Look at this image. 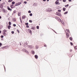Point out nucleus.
<instances>
[{
    "label": "nucleus",
    "mask_w": 77,
    "mask_h": 77,
    "mask_svg": "<svg viewBox=\"0 0 77 77\" xmlns=\"http://www.w3.org/2000/svg\"><path fill=\"white\" fill-rule=\"evenodd\" d=\"M56 15H58V16H60V17L62 16V15H61L60 13H59V12H57Z\"/></svg>",
    "instance_id": "f257e3e1"
},
{
    "label": "nucleus",
    "mask_w": 77,
    "mask_h": 77,
    "mask_svg": "<svg viewBox=\"0 0 77 77\" xmlns=\"http://www.w3.org/2000/svg\"><path fill=\"white\" fill-rule=\"evenodd\" d=\"M56 19L57 21H61V19L59 17H56Z\"/></svg>",
    "instance_id": "f03ea898"
},
{
    "label": "nucleus",
    "mask_w": 77,
    "mask_h": 77,
    "mask_svg": "<svg viewBox=\"0 0 77 77\" xmlns=\"http://www.w3.org/2000/svg\"><path fill=\"white\" fill-rule=\"evenodd\" d=\"M28 48H29L31 49V48H33L34 47L33 46H32V45H29L28 46Z\"/></svg>",
    "instance_id": "7ed1b4c3"
},
{
    "label": "nucleus",
    "mask_w": 77,
    "mask_h": 77,
    "mask_svg": "<svg viewBox=\"0 0 77 77\" xmlns=\"http://www.w3.org/2000/svg\"><path fill=\"white\" fill-rule=\"evenodd\" d=\"M46 11L47 12H50L52 11V10L51 8H49L47 9Z\"/></svg>",
    "instance_id": "20e7f679"
},
{
    "label": "nucleus",
    "mask_w": 77,
    "mask_h": 77,
    "mask_svg": "<svg viewBox=\"0 0 77 77\" xmlns=\"http://www.w3.org/2000/svg\"><path fill=\"white\" fill-rule=\"evenodd\" d=\"M25 45H24V47H25V48H28L29 47H28V45L27 44H24Z\"/></svg>",
    "instance_id": "39448f33"
},
{
    "label": "nucleus",
    "mask_w": 77,
    "mask_h": 77,
    "mask_svg": "<svg viewBox=\"0 0 77 77\" xmlns=\"http://www.w3.org/2000/svg\"><path fill=\"white\" fill-rule=\"evenodd\" d=\"M28 31L29 33H30L31 35L32 34V31L30 29H28Z\"/></svg>",
    "instance_id": "423d86ee"
},
{
    "label": "nucleus",
    "mask_w": 77,
    "mask_h": 77,
    "mask_svg": "<svg viewBox=\"0 0 77 77\" xmlns=\"http://www.w3.org/2000/svg\"><path fill=\"white\" fill-rule=\"evenodd\" d=\"M7 9L8 11H12V9H11V8H10L8 6L7 7Z\"/></svg>",
    "instance_id": "0eeeda50"
},
{
    "label": "nucleus",
    "mask_w": 77,
    "mask_h": 77,
    "mask_svg": "<svg viewBox=\"0 0 77 77\" xmlns=\"http://www.w3.org/2000/svg\"><path fill=\"white\" fill-rule=\"evenodd\" d=\"M0 8L1 9H2V8H3V4H0Z\"/></svg>",
    "instance_id": "6e6552de"
},
{
    "label": "nucleus",
    "mask_w": 77,
    "mask_h": 77,
    "mask_svg": "<svg viewBox=\"0 0 77 77\" xmlns=\"http://www.w3.org/2000/svg\"><path fill=\"white\" fill-rule=\"evenodd\" d=\"M31 29H32V30H35V27L34 26H32Z\"/></svg>",
    "instance_id": "1a4fd4ad"
},
{
    "label": "nucleus",
    "mask_w": 77,
    "mask_h": 77,
    "mask_svg": "<svg viewBox=\"0 0 77 77\" xmlns=\"http://www.w3.org/2000/svg\"><path fill=\"white\" fill-rule=\"evenodd\" d=\"M10 7L12 9H13V8H15V6H14V5H11Z\"/></svg>",
    "instance_id": "9d476101"
},
{
    "label": "nucleus",
    "mask_w": 77,
    "mask_h": 77,
    "mask_svg": "<svg viewBox=\"0 0 77 77\" xmlns=\"http://www.w3.org/2000/svg\"><path fill=\"white\" fill-rule=\"evenodd\" d=\"M55 3L56 5H60V3H59V2H57V1L55 2Z\"/></svg>",
    "instance_id": "9b49d317"
},
{
    "label": "nucleus",
    "mask_w": 77,
    "mask_h": 77,
    "mask_svg": "<svg viewBox=\"0 0 77 77\" xmlns=\"http://www.w3.org/2000/svg\"><path fill=\"white\" fill-rule=\"evenodd\" d=\"M26 18V16H23L22 17V19H23V20H24Z\"/></svg>",
    "instance_id": "f8f14e48"
},
{
    "label": "nucleus",
    "mask_w": 77,
    "mask_h": 77,
    "mask_svg": "<svg viewBox=\"0 0 77 77\" xmlns=\"http://www.w3.org/2000/svg\"><path fill=\"white\" fill-rule=\"evenodd\" d=\"M35 59H37L38 58V55H35Z\"/></svg>",
    "instance_id": "ddd939ff"
},
{
    "label": "nucleus",
    "mask_w": 77,
    "mask_h": 77,
    "mask_svg": "<svg viewBox=\"0 0 77 77\" xmlns=\"http://www.w3.org/2000/svg\"><path fill=\"white\" fill-rule=\"evenodd\" d=\"M60 22H61L62 24H63V26H65V23H64V22L63 21H62V20H61V21H60Z\"/></svg>",
    "instance_id": "4468645a"
},
{
    "label": "nucleus",
    "mask_w": 77,
    "mask_h": 77,
    "mask_svg": "<svg viewBox=\"0 0 77 77\" xmlns=\"http://www.w3.org/2000/svg\"><path fill=\"white\" fill-rule=\"evenodd\" d=\"M13 21L14 22H15V21H16V19H15V18H13Z\"/></svg>",
    "instance_id": "2eb2a0df"
},
{
    "label": "nucleus",
    "mask_w": 77,
    "mask_h": 77,
    "mask_svg": "<svg viewBox=\"0 0 77 77\" xmlns=\"http://www.w3.org/2000/svg\"><path fill=\"white\" fill-rule=\"evenodd\" d=\"M17 3V5H18V6H19V5H21V2H18Z\"/></svg>",
    "instance_id": "dca6fc26"
},
{
    "label": "nucleus",
    "mask_w": 77,
    "mask_h": 77,
    "mask_svg": "<svg viewBox=\"0 0 77 77\" xmlns=\"http://www.w3.org/2000/svg\"><path fill=\"white\" fill-rule=\"evenodd\" d=\"M8 29H10L11 27V25H8Z\"/></svg>",
    "instance_id": "f3484780"
},
{
    "label": "nucleus",
    "mask_w": 77,
    "mask_h": 77,
    "mask_svg": "<svg viewBox=\"0 0 77 77\" xmlns=\"http://www.w3.org/2000/svg\"><path fill=\"white\" fill-rule=\"evenodd\" d=\"M32 53L33 54H35V51H32Z\"/></svg>",
    "instance_id": "a211bd4d"
},
{
    "label": "nucleus",
    "mask_w": 77,
    "mask_h": 77,
    "mask_svg": "<svg viewBox=\"0 0 77 77\" xmlns=\"http://www.w3.org/2000/svg\"><path fill=\"white\" fill-rule=\"evenodd\" d=\"M3 34L4 36H6V35H7L6 34V33H5V32H3Z\"/></svg>",
    "instance_id": "6ab92c4d"
},
{
    "label": "nucleus",
    "mask_w": 77,
    "mask_h": 77,
    "mask_svg": "<svg viewBox=\"0 0 77 77\" xmlns=\"http://www.w3.org/2000/svg\"><path fill=\"white\" fill-rule=\"evenodd\" d=\"M69 39L70 41H72V37H69Z\"/></svg>",
    "instance_id": "aec40b11"
},
{
    "label": "nucleus",
    "mask_w": 77,
    "mask_h": 77,
    "mask_svg": "<svg viewBox=\"0 0 77 77\" xmlns=\"http://www.w3.org/2000/svg\"><path fill=\"white\" fill-rule=\"evenodd\" d=\"M18 16H20V15H21V13H20V12H18Z\"/></svg>",
    "instance_id": "412c9836"
},
{
    "label": "nucleus",
    "mask_w": 77,
    "mask_h": 77,
    "mask_svg": "<svg viewBox=\"0 0 77 77\" xmlns=\"http://www.w3.org/2000/svg\"><path fill=\"white\" fill-rule=\"evenodd\" d=\"M25 52H26V53H27V54H29V52L28 51H27L26 50L25 51Z\"/></svg>",
    "instance_id": "4be33fe9"
},
{
    "label": "nucleus",
    "mask_w": 77,
    "mask_h": 77,
    "mask_svg": "<svg viewBox=\"0 0 77 77\" xmlns=\"http://www.w3.org/2000/svg\"><path fill=\"white\" fill-rule=\"evenodd\" d=\"M65 10H66V8H63V11H65Z\"/></svg>",
    "instance_id": "5701e85b"
},
{
    "label": "nucleus",
    "mask_w": 77,
    "mask_h": 77,
    "mask_svg": "<svg viewBox=\"0 0 77 77\" xmlns=\"http://www.w3.org/2000/svg\"><path fill=\"white\" fill-rule=\"evenodd\" d=\"M33 6H36V4L34 3L33 5Z\"/></svg>",
    "instance_id": "b1692460"
},
{
    "label": "nucleus",
    "mask_w": 77,
    "mask_h": 77,
    "mask_svg": "<svg viewBox=\"0 0 77 77\" xmlns=\"http://www.w3.org/2000/svg\"><path fill=\"white\" fill-rule=\"evenodd\" d=\"M68 14V11H66V12H65L64 13V15H66V14Z\"/></svg>",
    "instance_id": "393cba45"
},
{
    "label": "nucleus",
    "mask_w": 77,
    "mask_h": 77,
    "mask_svg": "<svg viewBox=\"0 0 77 77\" xmlns=\"http://www.w3.org/2000/svg\"><path fill=\"white\" fill-rule=\"evenodd\" d=\"M66 30L68 32H69V33H70V32H69V30L68 29H66Z\"/></svg>",
    "instance_id": "a878e982"
},
{
    "label": "nucleus",
    "mask_w": 77,
    "mask_h": 77,
    "mask_svg": "<svg viewBox=\"0 0 77 77\" xmlns=\"http://www.w3.org/2000/svg\"><path fill=\"white\" fill-rule=\"evenodd\" d=\"M26 50L25 49H22V51H26Z\"/></svg>",
    "instance_id": "bb28decb"
},
{
    "label": "nucleus",
    "mask_w": 77,
    "mask_h": 77,
    "mask_svg": "<svg viewBox=\"0 0 77 77\" xmlns=\"http://www.w3.org/2000/svg\"><path fill=\"white\" fill-rule=\"evenodd\" d=\"M3 32H4V33H6V29H4L3 30Z\"/></svg>",
    "instance_id": "cd10ccee"
},
{
    "label": "nucleus",
    "mask_w": 77,
    "mask_h": 77,
    "mask_svg": "<svg viewBox=\"0 0 77 77\" xmlns=\"http://www.w3.org/2000/svg\"><path fill=\"white\" fill-rule=\"evenodd\" d=\"M36 28L37 29H39V26H36Z\"/></svg>",
    "instance_id": "c85d7f7f"
},
{
    "label": "nucleus",
    "mask_w": 77,
    "mask_h": 77,
    "mask_svg": "<svg viewBox=\"0 0 77 77\" xmlns=\"http://www.w3.org/2000/svg\"><path fill=\"white\" fill-rule=\"evenodd\" d=\"M13 0H9L8 1V2H12Z\"/></svg>",
    "instance_id": "c756f323"
},
{
    "label": "nucleus",
    "mask_w": 77,
    "mask_h": 77,
    "mask_svg": "<svg viewBox=\"0 0 77 77\" xmlns=\"http://www.w3.org/2000/svg\"><path fill=\"white\" fill-rule=\"evenodd\" d=\"M8 24L9 25H11V22H9L8 23Z\"/></svg>",
    "instance_id": "7c9ffc66"
},
{
    "label": "nucleus",
    "mask_w": 77,
    "mask_h": 77,
    "mask_svg": "<svg viewBox=\"0 0 77 77\" xmlns=\"http://www.w3.org/2000/svg\"><path fill=\"white\" fill-rule=\"evenodd\" d=\"M69 35V33L68 32H67L66 33V35L68 36V35Z\"/></svg>",
    "instance_id": "2f4dec72"
},
{
    "label": "nucleus",
    "mask_w": 77,
    "mask_h": 77,
    "mask_svg": "<svg viewBox=\"0 0 77 77\" xmlns=\"http://www.w3.org/2000/svg\"><path fill=\"white\" fill-rule=\"evenodd\" d=\"M15 2H12V5H14V4H15Z\"/></svg>",
    "instance_id": "473e14b6"
},
{
    "label": "nucleus",
    "mask_w": 77,
    "mask_h": 77,
    "mask_svg": "<svg viewBox=\"0 0 77 77\" xmlns=\"http://www.w3.org/2000/svg\"><path fill=\"white\" fill-rule=\"evenodd\" d=\"M29 25V23H25V25H26V26H27Z\"/></svg>",
    "instance_id": "72a5a7b5"
},
{
    "label": "nucleus",
    "mask_w": 77,
    "mask_h": 77,
    "mask_svg": "<svg viewBox=\"0 0 77 77\" xmlns=\"http://www.w3.org/2000/svg\"><path fill=\"white\" fill-rule=\"evenodd\" d=\"M69 6V5L67 4L65 6V7H68V6Z\"/></svg>",
    "instance_id": "f704fd0d"
},
{
    "label": "nucleus",
    "mask_w": 77,
    "mask_h": 77,
    "mask_svg": "<svg viewBox=\"0 0 77 77\" xmlns=\"http://www.w3.org/2000/svg\"><path fill=\"white\" fill-rule=\"evenodd\" d=\"M2 28H3V26H0V29H2Z\"/></svg>",
    "instance_id": "c9c22d12"
},
{
    "label": "nucleus",
    "mask_w": 77,
    "mask_h": 77,
    "mask_svg": "<svg viewBox=\"0 0 77 77\" xmlns=\"http://www.w3.org/2000/svg\"><path fill=\"white\" fill-rule=\"evenodd\" d=\"M75 50H77V46H76L75 47Z\"/></svg>",
    "instance_id": "e433bc0d"
},
{
    "label": "nucleus",
    "mask_w": 77,
    "mask_h": 77,
    "mask_svg": "<svg viewBox=\"0 0 77 77\" xmlns=\"http://www.w3.org/2000/svg\"><path fill=\"white\" fill-rule=\"evenodd\" d=\"M32 15H33V14H32V13H30V14H29V16H32Z\"/></svg>",
    "instance_id": "4c0bfd02"
},
{
    "label": "nucleus",
    "mask_w": 77,
    "mask_h": 77,
    "mask_svg": "<svg viewBox=\"0 0 77 77\" xmlns=\"http://www.w3.org/2000/svg\"><path fill=\"white\" fill-rule=\"evenodd\" d=\"M36 49H38L39 48V46H36Z\"/></svg>",
    "instance_id": "58836bf2"
},
{
    "label": "nucleus",
    "mask_w": 77,
    "mask_h": 77,
    "mask_svg": "<svg viewBox=\"0 0 77 77\" xmlns=\"http://www.w3.org/2000/svg\"><path fill=\"white\" fill-rule=\"evenodd\" d=\"M4 37V36L3 35H2L1 36V38H3Z\"/></svg>",
    "instance_id": "ea45409f"
},
{
    "label": "nucleus",
    "mask_w": 77,
    "mask_h": 77,
    "mask_svg": "<svg viewBox=\"0 0 77 77\" xmlns=\"http://www.w3.org/2000/svg\"><path fill=\"white\" fill-rule=\"evenodd\" d=\"M3 12H6V10L5 9H3Z\"/></svg>",
    "instance_id": "a19ab883"
},
{
    "label": "nucleus",
    "mask_w": 77,
    "mask_h": 77,
    "mask_svg": "<svg viewBox=\"0 0 77 77\" xmlns=\"http://www.w3.org/2000/svg\"><path fill=\"white\" fill-rule=\"evenodd\" d=\"M29 23H32V20H29Z\"/></svg>",
    "instance_id": "79ce46f5"
},
{
    "label": "nucleus",
    "mask_w": 77,
    "mask_h": 77,
    "mask_svg": "<svg viewBox=\"0 0 77 77\" xmlns=\"http://www.w3.org/2000/svg\"><path fill=\"white\" fill-rule=\"evenodd\" d=\"M70 44L71 45H73V44L72 42H70Z\"/></svg>",
    "instance_id": "37998d69"
},
{
    "label": "nucleus",
    "mask_w": 77,
    "mask_h": 77,
    "mask_svg": "<svg viewBox=\"0 0 77 77\" xmlns=\"http://www.w3.org/2000/svg\"><path fill=\"white\" fill-rule=\"evenodd\" d=\"M63 2H66V0H63Z\"/></svg>",
    "instance_id": "c03bdc74"
},
{
    "label": "nucleus",
    "mask_w": 77,
    "mask_h": 77,
    "mask_svg": "<svg viewBox=\"0 0 77 77\" xmlns=\"http://www.w3.org/2000/svg\"><path fill=\"white\" fill-rule=\"evenodd\" d=\"M58 12H61V10H58Z\"/></svg>",
    "instance_id": "a18cd8bd"
},
{
    "label": "nucleus",
    "mask_w": 77,
    "mask_h": 77,
    "mask_svg": "<svg viewBox=\"0 0 77 77\" xmlns=\"http://www.w3.org/2000/svg\"><path fill=\"white\" fill-rule=\"evenodd\" d=\"M17 31L18 33H20V31H19V30L18 29L17 30Z\"/></svg>",
    "instance_id": "49530a36"
},
{
    "label": "nucleus",
    "mask_w": 77,
    "mask_h": 77,
    "mask_svg": "<svg viewBox=\"0 0 77 77\" xmlns=\"http://www.w3.org/2000/svg\"><path fill=\"white\" fill-rule=\"evenodd\" d=\"M20 21L21 23H22V20H21V18H20Z\"/></svg>",
    "instance_id": "de8ad7c7"
},
{
    "label": "nucleus",
    "mask_w": 77,
    "mask_h": 77,
    "mask_svg": "<svg viewBox=\"0 0 77 77\" xmlns=\"http://www.w3.org/2000/svg\"><path fill=\"white\" fill-rule=\"evenodd\" d=\"M11 33L12 34H14V31H11Z\"/></svg>",
    "instance_id": "09e8293b"
},
{
    "label": "nucleus",
    "mask_w": 77,
    "mask_h": 77,
    "mask_svg": "<svg viewBox=\"0 0 77 77\" xmlns=\"http://www.w3.org/2000/svg\"><path fill=\"white\" fill-rule=\"evenodd\" d=\"M24 3H25V4H27V2H26V1L24 2Z\"/></svg>",
    "instance_id": "8fccbe9b"
},
{
    "label": "nucleus",
    "mask_w": 77,
    "mask_h": 77,
    "mask_svg": "<svg viewBox=\"0 0 77 77\" xmlns=\"http://www.w3.org/2000/svg\"><path fill=\"white\" fill-rule=\"evenodd\" d=\"M15 6H18V4H17V3L15 5Z\"/></svg>",
    "instance_id": "3c124183"
},
{
    "label": "nucleus",
    "mask_w": 77,
    "mask_h": 77,
    "mask_svg": "<svg viewBox=\"0 0 77 77\" xmlns=\"http://www.w3.org/2000/svg\"><path fill=\"white\" fill-rule=\"evenodd\" d=\"M66 36H66L67 38H68L69 37V35H66Z\"/></svg>",
    "instance_id": "603ef678"
},
{
    "label": "nucleus",
    "mask_w": 77,
    "mask_h": 77,
    "mask_svg": "<svg viewBox=\"0 0 77 77\" xmlns=\"http://www.w3.org/2000/svg\"><path fill=\"white\" fill-rule=\"evenodd\" d=\"M13 26H14V27H15V26H16V24H14L13 25Z\"/></svg>",
    "instance_id": "864d4df0"
},
{
    "label": "nucleus",
    "mask_w": 77,
    "mask_h": 77,
    "mask_svg": "<svg viewBox=\"0 0 77 77\" xmlns=\"http://www.w3.org/2000/svg\"><path fill=\"white\" fill-rule=\"evenodd\" d=\"M26 27H27V28H29V26L28 25H26Z\"/></svg>",
    "instance_id": "5fc2aeb1"
},
{
    "label": "nucleus",
    "mask_w": 77,
    "mask_h": 77,
    "mask_svg": "<svg viewBox=\"0 0 77 77\" xmlns=\"http://www.w3.org/2000/svg\"><path fill=\"white\" fill-rule=\"evenodd\" d=\"M3 45V44H2V43H0V46H2Z\"/></svg>",
    "instance_id": "6e6d98bb"
},
{
    "label": "nucleus",
    "mask_w": 77,
    "mask_h": 77,
    "mask_svg": "<svg viewBox=\"0 0 77 77\" xmlns=\"http://www.w3.org/2000/svg\"><path fill=\"white\" fill-rule=\"evenodd\" d=\"M4 68L5 69V71H6V68H5V66L4 65Z\"/></svg>",
    "instance_id": "4d7b16f0"
},
{
    "label": "nucleus",
    "mask_w": 77,
    "mask_h": 77,
    "mask_svg": "<svg viewBox=\"0 0 77 77\" xmlns=\"http://www.w3.org/2000/svg\"><path fill=\"white\" fill-rule=\"evenodd\" d=\"M28 13H30L31 12V11H28Z\"/></svg>",
    "instance_id": "13d9d810"
},
{
    "label": "nucleus",
    "mask_w": 77,
    "mask_h": 77,
    "mask_svg": "<svg viewBox=\"0 0 77 77\" xmlns=\"http://www.w3.org/2000/svg\"><path fill=\"white\" fill-rule=\"evenodd\" d=\"M15 12H16L15 11V10L14 11H13V13L14 14V13H15Z\"/></svg>",
    "instance_id": "bf43d9fd"
},
{
    "label": "nucleus",
    "mask_w": 77,
    "mask_h": 77,
    "mask_svg": "<svg viewBox=\"0 0 77 77\" xmlns=\"http://www.w3.org/2000/svg\"><path fill=\"white\" fill-rule=\"evenodd\" d=\"M44 46V47H47V45H45Z\"/></svg>",
    "instance_id": "052dcab7"
},
{
    "label": "nucleus",
    "mask_w": 77,
    "mask_h": 77,
    "mask_svg": "<svg viewBox=\"0 0 77 77\" xmlns=\"http://www.w3.org/2000/svg\"><path fill=\"white\" fill-rule=\"evenodd\" d=\"M69 2H71V0H68Z\"/></svg>",
    "instance_id": "680f3d73"
},
{
    "label": "nucleus",
    "mask_w": 77,
    "mask_h": 77,
    "mask_svg": "<svg viewBox=\"0 0 77 77\" xmlns=\"http://www.w3.org/2000/svg\"><path fill=\"white\" fill-rule=\"evenodd\" d=\"M25 44H26L27 45V43L25 42Z\"/></svg>",
    "instance_id": "e2e57ef3"
},
{
    "label": "nucleus",
    "mask_w": 77,
    "mask_h": 77,
    "mask_svg": "<svg viewBox=\"0 0 77 77\" xmlns=\"http://www.w3.org/2000/svg\"><path fill=\"white\" fill-rule=\"evenodd\" d=\"M43 2H46V0H43Z\"/></svg>",
    "instance_id": "0e129e2a"
},
{
    "label": "nucleus",
    "mask_w": 77,
    "mask_h": 77,
    "mask_svg": "<svg viewBox=\"0 0 77 77\" xmlns=\"http://www.w3.org/2000/svg\"><path fill=\"white\" fill-rule=\"evenodd\" d=\"M52 30H53V31H54V32H55L56 31H54V30H53V29H52Z\"/></svg>",
    "instance_id": "69168bd1"
},
{
    "label": "nucleus",
    "mask_w": 77,
    "mask_h": 77,
    "mask_svg": "<svg viewBox=\"0 0 77 77\" xmlns=\"http://www.w3.org/2000/svg\"><path fill=\"white\" fill-rule=\"evenodd\" d=\"M2 33V31L0 30V33Z\"/></svg>",
    "instance_id": "338daca9"
},
{
    "label": "nucleus",
    "mask_w": 77,
    "mask_h": 77,
    "mask_svg": "<svg viewBox=\"0 0 77 77\" xmlns=\"http://www.w3.org/2000/svg\"><path fill=\"white\" fill-rule=\"evenodd\" d=\"M72 50H70V52H71V51H72Z\"/></svg>",
    "instance_id": "774afa93"
}]
</instances>
